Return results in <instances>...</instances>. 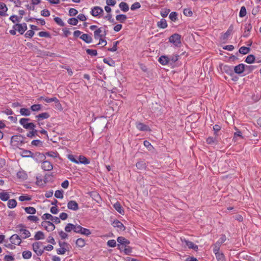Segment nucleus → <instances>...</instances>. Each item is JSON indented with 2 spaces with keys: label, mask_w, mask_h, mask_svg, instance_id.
I'll return each mask as SVG.
<instances>
[{
  "label": "nucleus",
  "mask_w": 261,
  "mask_h": 261,
  "mask_svg": "<svg viewBox=\"0 0 261 261\" xmlns=\"http://www.w3.org/2000/svg\"><path fill=\"white\" fill-rule=\"evenodd\" d=\"M91 232L90 230L87 228L82 227L81 232L80 234L85 235L86 236H89L91 234Z\"/></svg>",
  "instance_id": "obj_60"
},
{
  "label": "nucleus",
  "mask_w": 261,
  "mask_h": 261,
  "mask_svg": "<svg viewBox=\"0 0 261 261\" xmlns=\"http://www.w3.org/2000/svg\"><path fill=\"white\" fill-rule=\"evenodd\" d=\"M114 207L115 209L120 214L123 215L124 213V211L121 205V204L119 202H116L114 204Z\"/></svg>",
  "instance_id": "obj_25"
},
{
  "label": "nucleus",
  "mask_w": 261,
  "mask_h": 261,
  "mask_svg": "<svg viewBox=\"0 0 261 261\" xmlns=\"http://www.w3.org/2000/svg\"><path fill=\"white\" fill-rule=\"evenodd\" d=\"M107 245L110 247H115L117 245L116 241L115 240H110L107 242Z\"/></svg>",
  "instance_id": "obj_62"
},
{
  "label": "nucleus",
  "mask_w": 261,
  "mask_h": 261,
  "mask_svg": "<svg viewBox=\"0 0 261 261\" xmlns=\"http://www.w3.org/2000/svg\"><path fill=\"white\" fill-rule=\"evenodd\" d=\"M44 239V234L43 232L41 231H37L34 236V239L35 240H42Z\"/></svg>",
  "instance_id": "obj_36"
},
{
  "label": "nucleus",
  "mask_w": 261,
  "mask_h": 261,
  "mask_svg": "<svg viewBox=\"0 0 261 261\" xmlns=\"http://www.w3.org/2000/svg\"><path fill=\"white\" fill-rule=\"evenodd\" d=\"M17 176L18 178L22 180L27 179L28 175L24 171H19L17 173Z\"/></svg>",
  "instance_id": "obj_27"
},
{
  "label": "nucleus",
  "mask_w": 261,
  "mask_h": 261,
  "mask_svg": "<svg viewBox=\"0 0 261 261\" xmlns=\"http://www.w3.org/2000/svg\"><path fill=\"white\" fill-rule=\"evenodd\" d=\"M63 193H64V192L62 190H57L55 191V196L57 198L62 199V198H63V197H64Z\"/></svg>",
  "instance_id": "obj_47"
},
{
  "label": "nucleus",
  "mask_w": 261,
  "mask_h": 261,
  "mask_svg": "<svg viewBox=\"0 0 261 261\" xmlns=\"http://www.w3.org/2000/svg\"><path fill=\"white\" fill-rule=\"evenodd\" d=\"M252 29V25L250 22L246 23L244 25V32L242 37L247 38L250 35V32Z\"/></svg>",
  "instance_id": "obj_12"
},
{
  "label": "nucleus",
  "mask_w": 261,
  "mask_h": 261,
  "mask_svg": "<svg viewBox=\"0 0 261 261\" xmlns=\"http://www.w3.org/2000/svg\"><path fill=\"white\" fill-rule=\"evenodd\" d=\"M41 168L44 171H51L53 169V165L49 161H45L42 163Z\"/></svg>",
  "instance_id": "obj_13"
},
{
  "label": "nucleus",
  "mask_w": 261,
  "mask_h": 261,
  "mask_svg": "<svg viewBox=\"0 0 261 261\" xmlns=\"http://www.w3.org/2000/svg\"><path fill=\"white\" fill-rule=\"evenodd\" d=\"M116 19L117 21L123 23L126 20L127 16L124 14H119L116 16Z\"/></svg>",
  "instance_id": "obj_38"
},
{
  "label": "nucleus",
  "mask_w": 261,
  "mask_h": 261,
  "mask_svg": "<svg viewBox=\"0 0 261 261\" xmlns=\"http://www.w3.org/2000/svg\"><path fill=\"white\" fill-rule=\"evenodd\" d=\"M20 154L23 158H32L36 161H38L37 158L42 159L44 158V155L42 153L36 152L34 154L30 150H22L20 152Z\"/></svg>",
  "instance_id": "obj_2"
},
{
  "label": "nucleus",
  "mask_w": 261,
  "mask_h": 261,
  "mask_svg": "<svg viewBox=\"0 0 261 261\" xmlns=\"http://www.w3.org/2000/svg\"><path fill=\"white\" fill-rule=\"evenodd\" d=\"M10 20H11L13 23H15L16 22H20L21 19L18 17L17 15H12L10 17Z\"/></svg>",
  "instance_id": "obj_63"
},
{
  "label": "nucleus",
  "mask_w": 261,
  "mask_h": 261,
  "mask_svg": "<svg viewBox=\"0 0 261 261\" xmlns=\"http://www.w3.org/2000/svg\"><path fill=\"white\" fill-rule=\"evenodd\" d=\"M117 242L118 244L117 245L118 249L121 251L123 247H127L129 244L130 242L127 239H125L123 237H119L117 238Z\"/></svg>",
  "instance_id": "obj_6"
},
{
  "label": "nucleus",
  "mask_w": 261,
  "mask_h": 261,
  "mask_svg": "<svg viewBox=\"0 0 261 261\" xmlns=\"http://www.w3.org/2000/svg\"><path fill=\"white\" fill-rule=\"evenodd\" d=\"M169 18L173 21H175L177 20V13L176 12H172L169 14Z\"/></svg>",
  "instance_id": "obj_52"
},
{
  "label": "nucleus",
  "mask_w": 261,
  "mask_h": 261,
  "mask_svg": "<svg viewBox=\"0 0 261 261\" xmlns=\"http://www.w3.org/2000/svg\"><path fill=\"white\" fill-rule=\"evenodd\" d=\"M41 225L47 231H53L55 229V225L49 221H44L42 222Z\"/></svg>",
  "instance_id": "obj_8"
},
{
  "label": "nucleus",
  "mask_w": 261,
  "mask_h": 261,
  "mask_svg": "<svg viewBox=\"0 0 261 261\" xmlns=\"http://www.w3.org/2000/svg\"><path fill=\"white\" fill-rule=\"evenodd\" d=\"M250 49L249 47L242 46L239 49V53L243 55H246L250 51Z\"/></svg>",
  "instance_id": "obj_42"
},
{
  "label": "nucleus",
  "mask_w": 261,
  "mask_h": 261,
  "mask_svg": "<svg viewBox=\"0 0 261 261\" xmlns=\"http://www.w3.org/2000/svg\"><path fill=\"white\" fill-rule=\"evenodd\" d=\"M223 70L225 73L230 76L234 75V72L233 70V66L225 65L223 67Z\"/></svg>",
  "instance_id": "obj_19"
},
{
  "label": "nucleus",
  "mask_w": 261,
  "mask_h": 261,
  "mask_svg": "<svg viewBox=\"0 0 261 261\" xmlns=\"http://www.w3.org/2000/svg\"><path fill=\"white\" fill-rule=\"evenodd\" d=\"M68 23L70 24L75 25L78 23V19L74 17L69 18L68 20Z\"/></svg>",
  "instance_id": "obj_57"
},
{
  "label": "nucleus",
  "mask_w": 261,
  "mask_h": 261,
  "mask_svg": "<svg viewBox=\"0 0 261 261\" xmlns=\"http://www.w3.org/2000/svg\"><path fill=\"white\" fill-rule=\"evenodd\" d=\"M112 225L114 227L118 228L120 230H125V227L123 224L118 220H114L112 223Z\"/></svg>",
  "instance_id": "obj_22"
},
{
  "label": "nucleus",
  "mask_w": 261,
  "mask_h": 261,
  "mask_svg": "<svg viewBox=\"0 0 261 261\" xmlns=\"http://www.w3.org/2000/svg\"><path fill=\"white\" fill-rule=\"evenodd\" d=\"M13 29H15V30L17 31L20 34H23L24 33V31L22 29L21 23L15 24L13 25Z\"/></svg>",
  "instance_id": "obj_33"
},
{
  "label": "nucleus",
  "mask_w": 261,
  "mask_h": 261,
  "mask_svg": "<svg viewBox=\"0 0 261 261\" xmlns=\"http://www.w3.org/2000/svg\"><path fill=\"white\" fill-rule=\"evenodd\" d=\"M138 169L143 170L146 167V163L143 161H139L136 164Z\"/></svg>",
  "instance_id": "obj_31"
},
{
  "label": "nucleus",
  "mask_w": 261,
  "mask_h": 261,
  "mask_svg": "<svg viewBox=\"0 0 261 261\" xmlns=\"http://www.w3.org/2000/svg\"><path fill=\"white\" fill-rule=\"evenodd\" d=\"M10 241L12 244L19 245L21 243L20 237L17 234H13L10 238Z\"/></svg>",
  "instance_id": "obj_11"
},
{
  "label": "nucleus",
  "mask_w": 261,
  "mask_h": 261,
  "mask_svg": "<svg viewBox=\"0 0 261 261\" xmlns=\"http://www.w3.org/2000/svg\"><path fill=\"white\" fill-rule=\"evenodd\" d=\"M233 70L235 73L241 74L245 71V64L241 63L233 67Z\"/></svg>",
  "instance_id": "obj_10"
},
{
  "label": "nucleus",
  "mask_w": 261,
  "mask_h": 261,
  "mask_svg": "<svg viewBox=\"0 0 261 261\" xmlns=\"http://www.w3.org/2000/svg\"><path fill=\"white\" fill-rule=\"evenodd\" d=\"M20 113L21 115L28 116L31 115V112L29 109L21 108L20 110Z\"/></svg>",
  "instance_id": "obj_39"
},
{
  "label": "nucleus",
  "mask_w": 261,
  "mask_h": 261,
  "mask_svg": "<svg viewBox=\"0 0 261 261\" xmlns=\"http://www.w3.org/2000/svg\"><path fill=\"white\" fill-rule=\"evenodd\" d=\"M217 261H225L224 255L223 253H218L215 254Z\"/></svg>",
  "instance_id": "obj_51"
},
{
  "label": "nucleus",
  "mask_w": 261,
  "mask_h": 261,
  "mask_svg": "<svg viewBox=\"0 0 261 261\" xmlns=\"http://www.w3.org/2000/svg\"><path fill=\"white\" fill-rule=\"evenodd\" d=\"M86 53L91 56H96L97 55V50L95 49H87Z\"/></svg>",
  "instance_id": "obj_59"
},
{
  "label": "nucleus",
  "mask_w": 261,
  "mask_h": 261,
  "mask_svg": "<svg viewBox=\"0 0 261 261\" xmlns=\"http://www.w3.org/2000/svg\"><path fill=\"white\" fill-rule=\"evenodd\" d=\"M246 15V9L245 7L242 6L241 8L240 13H239V16L240 17H243Z\"/></svg>",
  "instance_id": "obj_61"
},
{
  "label": "nucleus",
  "mask_w": 261,
  "mask_h": 261,
  "mask_svg": "<svg viewBox=\"0 0 261 261\" xmlns=\"http://www.w3.org/2000/svg\"><path fill=\"white\" fill-rule=\"evenodd\" d=\"M67 158L72 162L74 163L75 164H77L78 162L77 161V156L73 155V154H68L67 155Z\"/></svg>",
  "instance_id": "obj_50"
},
{
  "label": "nucleus",
  "mask_w": 261,
  "mask_h": 261,
  "mask_svg": "<svg viewBox=\"0 0 261 261\" xmlns=\"http://www.w3.org/2000/svg\"><path fill=\"white\" fill-rule=\"evenodd\" d=\"M54 20L61 27H64L65 25L64 22L60 17H56L54 18Z\"/></svg>",
  "instance_id": "obj_53"
},
{
  "label": "nucleus",
  "mask_w": 261,
  "mask_h": 261,
  "mask_svg": "<svg viewBox=\"0 0 261 261\" xmlns=\"http://www.w3.org/2000/svg\"><path fill=\"white\" fill-rule=\"evenodd\" d=\"M69 250V248L62 247L57 250L58 254H64L65 252Z\"/></svg>",
  "instance_id": "obj_56"
},
{
  "label": "nucleus",
  "mask_w": 261,
  "mask_h": 261,
  "mask_svg": "<svg viewBox=\"0 0 261 261\" xmlns=\"http://www.w3.org/2000/svg\"><path fill=\"white\" fill-rule=\"evenodd\" d=\"M46 155L51 158H57L59 155V154L57 152L54 151H49L46 153Z\"/></svg>",
  "instance_id": "obj_64"
},
{
  "label": "nucleus",
  "mask_w": 261,
  "mask_h": 261,
  "mask_svg": "<svg viewBox=\"0 0 261 261\" xmlns=\"http://www.w3.org/2000/svg\"><path fill=\"white\" fill-rule=\"evenodd\" d=\"M255 60V57L253 55H248L246 59L245 62L248 64L252 63Z\"/></svg>",
  "instance_id": "obj_48"
},
{
  "label": "nucleus",
  "mask_w": 261,
  "mask_h": 261,
  "mask_svg": "<svg viewBox=\"0 0 261 261\" xmlns=\"http://www.w3.org/2000/svg\"><path fill=\"white\" fill-rule=\"evenodd\" d=\"M170 12V10L169 9H162L161 11V15L163 17H166L168 15L169 13Z\"/></svg>",
  "instance_id": "obj_54"
},
{
  "label": "nucleus",
  "mask_w": 261,
  "mask_h": 261,
  "mask_svg": "<svg viewBox=\"0 0 261 261\" xmlns=\"http://www.w3.org/2000/svg\"><path fill=\"white\" fill-rule=\"evenodd\" d=\"M33 250L38 256H41L43 253V246L40 242H36L32 245Z\"/></svg>",
  "instance_id": "obj_4"
},
{
  "label": "nucleus",
  "mask_w": 261,
  "mask_h": 261,
  "mask_svg": "<svg viewBox=\"0 0 261 261\" xmlns=\"http://www.w3.org/2000/svg\"><path fill=\"white\" fill-rule=\"evenodd\" d=\"M118 41H115L113 43V46L111 48H109L108 50L110 51L114 52L117 50V45L119 44Z\"/></svg>",
  "instance_id": "obj_58"
},
{
  "label": "nucleus",
  "mask_w": 261,
  "mask_h": 261,
  "mask_svg": "<svg viewBox=\"0 0 261 261\" xmlns=\"http://www.w3.org/2000/svg\"><path fill=\"white\" fill-rule=\"evenodd\" d=\"M180 240L182 243V245L185 247H187L189 249H192L195 251H197L198 250V246L194 244L193 242L189 241L185 238H181Z\"/></svg>",
  "instance_id": "obj_7"
},
{
  "label": "nucleus",
  "mask_w": 261,
  "mask_h": 261,
  "mask_svg": "<svg viewBox=\"0 0 261 261\" xmlns=\"http://www.w3.org/2000/svg\"><path fill=\"white\" fill-rule=\"evenodd\" d=\"M221 245V244H220L219 242H217L214 245L213 252H214L215 254H216V253H220L219 249Z\"/></svg>",
  "instance_id": "obj_49"
},
{
  "label": "nucleus",
  "mask_w": 261,
  "mask_h": 261,
  "mask_svg": "<svg viewBox=\"0 0 261 261\" xmlns=\"http://www.w3.org/2000/svg\"><path fill=\"white\" fill-rule=\"evenodd\" d=\"M80 39L87 43H90L92 41V38L89 35L83 34L80 36Z\"/></svg>",
  "instance_id": "obj_24"
},
{
  "label": "nucleus",
  "mask_w": 261,
  "mask_h": 261,
  "mask_svg": "<svg viewBox=\"0 0 261 261\" xmlns=\"http://www.w3.org/2000/svg\"><path fill=\"white\" fill-rule=\"evenodd\" d=\"M170 64H172L176 62L178 59V56L177 55H173L169 57Z\"/></svg>",
  "instance_id": "obj_44"
},
{
  "label": "nucleus",
  "mask_w": 261,
  "mask_h": 261,
  "mask_svg": "<svg viewBox=\"0 0 261 261\" xmlns=\"http://www.w3.org/2000/svg\"><path fill=\"white\" fill-rule=\"evenodd\" d=\"M157 26L158 28L161 29H165L167 27L168 24L166 20L165 19L162 18L160 21L157 22Z\"/></svg>",
  "instance_id": "obj_28"
},
{
  "label": "nucleus",
  "mask_w": 261,
  "mask_h": 261,
  "mask_svg": "<svg viewBox=\"0 0 261 261\" xmlns=\"http://www.w3.org/2000/svg\"><path fill=\"white\" fill-rule=\"evenodd\" d=\"M206 143L210 145H216L218 144V140L216 138L210 137L207 138Z\"/></svg>",
  "instance_id": "obj_32"
},
{
  "label": "nucleus",
  "mask_w": 261,
  "mask_h": 261,
  "mask_svg": "<svg viewBox=\"0 0 261 261\" xmlns=\"http://www.w3.org/2000/svg\"><path fill=\"white\" fill-rule=\"evenodd\" d=\"M74 224L72 223H68L65 227V230L67 232H70L72 230L74 231Z\"/></svg>",
  "instance_id": "obj_40"
},
{
  "label": "nucleus",
  "mask_w": 261,
  "mask_h": 261,
  "mask_svg": "<svg viewBox=\"0 0 261 261\" xmlns=\"http://www.w3.org/2000/svg\"><path fill=\"white\" fill-rule=\"evenodd\" d=\"M29 118H22L19 120V123L23 127L26 129H30L33 128V127H36L35 124L32 122H29Z\"/></svg>",
  "instance_id": "obj_5"
},
{
  "label": "nucleus",
  "mask_w": 261,
  "mask_h": 261,
  "mask_svg": "<svg viewBox=\"0 0 261 261\" xmlns=\"http://www.w3.org/2000/svg\"><path fill=\"white\" fill-rule=\"evenodd\" d=\"M136 127L138 129L141 131L149 132L151 130L150 128L148 125L141 122L136 123Z\"/></svg>",
  "instance_id": "obj_16"
},
{
  "label": "nucleus",
  "mask_w": 261,
  "mask_h": 261,
  "mask_svg": "<svg viewBox=\"0 0 261 261\" xmlns=\"http://www.w3.org/2000/svg\"><path fill=\"white\" fill-rule=\"evenodd\" d=\"M75 244L76 246L82 248L85 246V241L82 238H79L76 240Z\"/></svg>",
  "instance_id": "obj_34"
},
{
  "label": "nucleus",
  "mask_w": 261,
  "mask_h": 261,
  "mask_svg": "<svg viewBox=\"0 0 261 261\" xmlns=\"http://www.w3.org/2000/svg\"><path fill=\"white\" fill-rule=\"evenodd\" d=\"M90 13L92 16L97 17L101 15L103 13V10L101 7L95 6L91 9Z\"/></svg>",
  "instance_id": "obj_9"
},
{
  "label": "nucleus",
  "mask_w": 261,
  "mask_h": 261,
  "mask_svg": "<svg viewBox=\"0 0 261 261\" xmlns=\"http://www.w3.org/2000/svg\"><path fill=\"white\" fill-rule=\"evenodd\" d=\"M26 138L21 135H14L11 139V144L15 148H19L22 146L25 142Z\"/></svg>",
  "instance_id": "obj_1"
},
{
  "label": "nucleus",
  "mask_w": 261,
  "mask_h": 261,
  "mask_svg": "<svg viewBox=\"0 0 261 261\" xmlns=\"http://www.w3.org/2000/svg\"><path fill=\"white\" fill-rule=\"evenodd\" d=\"M40 99L43 100L47 103H50L52 102H58V99L55 97H51V98H48V97H45L43 96H41L40 97Z\"/></svg>",
  "instance_id": "obj_30"
},
{
  "label": "nucleus",
  "mask_w": 261,
  "mask_h": 261,
  "mask_svg": "<svg viewBox=\"0 0 261 261\" xmlns=\"http://www.w3.org/2000/svg\"><path fill=\"white\" fill-rule=\"evenodd\" d=\"M256 68H257V66L255 65H247L245 64V71L247 72V73L252 72Z\"/></svg>",
  "instance_id": "obj_43"
},
{
  "label": "nucleus",
  "mask_w": 261,
  "mask_h": 261,
  "mask_svg": "<svg viewBox=\"0 0 261 261\" xmlns=\"http://www.w3.org/2000/svg\"><path fill=\"white\" fill-rule=\"evenodd\" d=\"M49 116H50V115L48 114V113H47V112H44V113H42L41 114H39L38 115H36V118H37L38 121V124L39 125H40V123L39 122V121L41 120H42V119H47L49 117Z\"/></svg>",
  "instance_id": "obj_18"
},
{
  "label": "nucleus",
  "mask_w": 261,
  "mask_h": 261,
  "mask_svg": "<svg viewBox=\"0 0 261 261\" xmlns=\"http://www.w3.org/2000/svg\"><path fill=\"white\" fill-rule=\"evenodd\" d=\"M8 10L6 5L4 3H0V16H5L7 15L6 12Z\"/></svg>",
  "instance_id": "obj_20"
},
{
  "label": "nucleus",
  "mask_w": 261,
  "mask_h": 261,
  "mask_svg": "<svg viewBox=\"0 0 261 261\" xmlns=\"http://www.w3.org/2000/svg\"><path fill=\"white\" fill-rule=\"evenodd\" d=\"M67 207L74 211H76L79 208L78 203L74 200L69 201L67 203Z\"/></svg>",
  "instance_id": "obj_14"
},
{
  "label": "nucleus",
  "mask_w": 261,
  "mask_h": 261,
  "mask_svg": "<svg viewBox=\"0 0 261 261\" xmlns=\"http://www.w3.org/2000/svg\"><path fill=\"white\" fill-rule=\"evenodd\" d=\"M22 255L24 259H29L32 256V252L30 251L25 250L22 252Z\"/></svg>",
  "instance_id": "obj_45"
},
{
  "label": "nucleus",
  "mask_w": 261,
  "mask_h": 261,
  "mask_svg": "<svg viewBox=\"0 0 261 261\" xmlns=\"http://www.w3.org/2000/svg\"><path fill=\"white\" fill-rule=\"evenodd\" d=\"M102 29L103 28H99L94 31V37L95 39L98 40V39H100V38L104 37V36H102Z\"/></svg>",
  "instance_id": "obj_17"
},
{
  "label": "nucleus",
  "mask_w": 261,
  "mask_h": 261,
  "mask_svg": "<svg viewBox=\"0 0 261 261\" xmlns=\"http://www.w3.org/2000/svg\"><path fill=\"white\" fill-rule=\"evenodd\" d=\"M24 211L27 213L30 214H34L36 212V209L34 207L31 206L25 207Z\"/></svg>",
  "instance_id": "obj_46"
},
{
  "label": "nucleus",
  "mask_w": 261,
  "mask_h": 261,
  "mask_svg": "<svg viewBox=\"0 0 261 261\" xmlns=\"http://www.w3.org/2000/svg\"><path fill=\"white\" fill-rule=\"evenodd\" d=\"M233 31V25L231 24L228 28L227 31L224 34L223 36V39H226L231 35Z\"/></svg>",
  "instance_id": "obj_29"
},
{
  "label": "nucleus",
  "mask_w": 261,
  "mask_h": 261,
  "mask_svg": "<svg viewBox=\"0 0 261 261\" xmlns=\"http://www.w3.org/2000/svg\"><path fill=\"white\" fill-rule=\"evenodd\" d=\"M29 130H31L29 133H27V136L30 138H33L36 136L38 135V130L35 129V127H33V128H31Z\"/></svg>",
  "instance_id": "obj_26"
},
{
  "label": "nucleus",
  "mask_w": 261,
  "mask_h": 261,
  "mask_svg": "<svg viewBox=\"0 0 261 261\" xmlns=\"http://www.w3.org/2000/svg\"><path fill=\"white\" fill-rule=\"evenodd\" d=\"M41 109V105L39 104L33 105L31 107L32 111H39Z\"/></svg>",
  "instance_id": "obj_55"
},
{
  "label": "nucleus",
  "mask_w": 261,
  "mask_h": 261,
  "mask_svg": "<svg viewBox=\"0 0 261 261\" xmlns=\"http://www.w3.org/2000/svg\"><path fill=\"white\" fill-rule=\"evenodd\" d=\"M158 61L159 63L163 65H166L170 64L169 57L167 56H162L160 57Z\"/></svg>",
  "instance_id": "obj_21"
},
{
  "label": "nucleus",
  "mask_w": 261,
  "mask_h": 261,
  "mask_svg": "<svg viewBox=\"0 0 261 261\" xmlns=\"http://www.w3.org/2000/svg\"><path fill=\"white\" fill-rule=\"evenodd\" d=\"M77 161L78 162L77 164H82L84 165H87L90 163L89 160L83 155H80L77 156Z\"/></svg>",
  "instance_id": "obj_23"
},
{
  "label": "nucleus",
  "mask_w": 261,
  "mask_h": 261,
  "mask_svg": "<svg viewBox=\"0 0 261 261\" xmlns=\"http://www.w3.org/2000/svg\"><path fill=\"white\" fill-rule=\"evenodd\" d=\"M120 9L124 12L128 11V5L125 2H121L119 4Z\"/></svg>",
  "instance_id": "obj_37"
},
{
  "label": "nucleus",
  "mask_w": 261,
  "mask_h": 261,
  "mask_svg": "<svg viewBox=\"0 0 261 261\" xmlns=\"http://www.w3.org/2000/svg\"><path fill=\"white\" fill-rule=\"evenodd\" d=\"M19 234L20 237L23 239H27L31 236L30 231L25 229L24 227H21L19 229Z\"/></svg>",
  "instance_id": "obj_15"
},
{
  "label": "nucleus",
  "mask_w": 261,
  "mask_h": 261,
  "mask_svg": "<svg viewBox=\"0 0 261 261\" xmlns=\"http://www.w3.org/2000/svg\"><path fill=\"white\" fill-rule=\"evenodd\" d=\"M9 195L7 192H0V199L2 200V201H7L9 199Z\"/></svg>",
  "instance_id": "obj_35"
},
{
  "label": "nucleus",
  "mask_w": 261,
  "mask_h": 261,
  "mask_svg": "<svg viewBox=\"0 0 261 261\" xmlns=\"http://www.w3.org/2000/svg\"><path fill=\"white\" fill-rule=\"evenodd\" d=\"M181 36L180 35L175 33L172 35L169 38V41L173 44L175 46H179L181 43Z\"/></svg>",
  "instance_id": "obj_3"
},
{
  "label": "nucleus",
  "mask_w": 261,
  "mask_h": 261,
  "mask_svg": "<svg viewBox=\"0 0 261 261\" xmlns=\"http://www.w3.org/2000/svg\"><path fill=\"white\" fill-rule=\"evenodd\" d=\"M17 202L15 199H10L8 202V206L10 208H13L16 206Z\"/></svg>",
  "instance_id": "obj_41"
}]
</instances>
